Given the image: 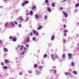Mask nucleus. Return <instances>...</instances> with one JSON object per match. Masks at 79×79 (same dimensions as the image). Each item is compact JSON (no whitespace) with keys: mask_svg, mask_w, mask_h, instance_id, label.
<instances>
[{"mask_svg":"<svg viewBox=\"0 0 79 79\" xmlns=\"http://www.w3.org/2000/svg\"><path fill=\"white\" fill-rule=\"evenodd\" d=\"M29 3V2L28 1H26L25 2H23L22 4V6H25V5Z\"/></svg>","mask_w":79,"mask_h":79,"instance_id":"nucleus-1","label":"nucleus"},{"mask_svg":"<svg viewBox=\"0 0 79 79\" xmlns=\"http://www.w3.org/2000/svg\"><path fill=\"white\" fill-rule=\"evenodd\" d=\"M63 13L65 17L66 18H67V17H68V14L67 13H66V12L64 11H63Z\"/></svg>","mask_w":79,"mask_h":79,"instance_id":"nucleus-2","label":"nucleus"},{"mask_svg":"<svg viewBox=\"0 0 79 79\" xmlns=\"http://www.w3.org/2000/svg\"><path fill=\"white\" fill-rule=\"evenodd\" d=\"M68 56H69V60H70V59H71V56H72V54L70 53H69L68 54Z\"/></svg>","mask_w":79,"mask_h":79,"instance_id":"nucleus-3","label":"nucleus"},{"mask_svg":"<svg viewBox=\"0 0 79 79\" xmlns=\"http://www.w3.org/2000/svg\"><path fill=\"white\" fill-rule=\"evenodd\" d=\"M3 49L5 52H8V49L4 48Z\"/></svg>","mask_w":79,"mask_h":79,"instance_id":"nucleus-4","label":"nucleus"},{"mask_svg":"<svg viewBox=\"0 0 79 79\" xmlns=\"http://www.w3.org/2000/svg\"><path fill=\"white\" fill-rule=\"evenodd\" d=\"M73 73L75 75H77V72L76 71H73Z\"/></svg>","mask_w":79,"mask_h":79,"instance_id":"nucleus-5","label":"nucleus"},{"mask_svg":"<svg viewBox=\"0 0 79 79\" xmlns=\"http://www.w3.org/2000/svg\"><path fill=\"white\" fill-rule=\"evenodd\" d=\"M51 57H52V60H54V55H53V54H52V55H51Z\"/></svg>","mask_w":79,"mask_h":79,"instance_id":"nucleus-6","label":"nucleus"},{"mask_svg":"<svg viewBox=\"0 0 79 79\" xmlns=\"http://www.w3.org/2000/svg\"><path fill=\"white\" fill-rule=\"evenodd\" d=\"M42 26H40L39 27L37 28V30H40V29H41L42 28Z\"/></svg>","mask_w":79,"mask_h":79,"instance_id":"nucleus-7","label":"nucleus"},{"mask_svg":"<svg viewBox=\"0 0 79 79\" xmlns=\"http://www.w3.org/2000/svg\"><path fill=\"white\" fill-rule=\"evenodd\" d=\"M11 23L13 26V27H15V24H14V23H13V22H11Z\"/></svg>","mask_w":79,"mask_h":79,"instance_id":"nucleus-8","label":"nucleus"},{"mask_svg":"<svg viewBox=\"0 0 79 79\" xmlns=\"http://www.w3.org/2000/svg\"><path fill=\"white\" fill-rule=\"evenodd\" d=\"M4 69H7L8 68V67L7 66H5L3 67Z\"/></svg>","mask_w":79,"mask_h":79,"instance_id":"nucleus-9","label":"nucleus"},{"mask_svg":"<svg viewBox=\"0 0 79 79\" xmlns=\"http://www.w3.org/2000/svg\"><path fill=\"white\" fill-rule=\"evenodd\" d=\"M22 18V16L19 17V19H20V21H23V18Z\"/></svg>","mask_w":79,"mask_h":79,"instance_id":"nucleus-10","label":"nucleus"},{"mask_svg":"<svg viewBox=\"0 0 79 79\" xmlns=\"http://www.w3.org/2000/svg\"><path fill=\"white\" fill-rule=\"evenodd\" d=\"M27 50V49H26L24 51H23L22 53L21 54V55H24V53H25V52H26Z\"/></svg>","mask_w":79,"mask_h":79,"instance_id":"nucleus-11","label":"nucleus"},{"mask_svg":"<svg viewBox=\"0 0 79 79\" xmlns=\"http://www.w3.org/2000/svg\"><path fill=\"white\" fill-rule=\"evenodd\" d=\"M35 18L36 19H38V18H39V16L38 15H35Z\"/></svg>","mask_w":79,"mask_h":79,"instance_id":"nucleus-12","label":"nucleus"},{"mask_svg":"<svg viewBox=\"0 0 79 79\" xmlns=\"http://www.w3.org/2000/svg\"><path fill=\"white\" fill-rule=\"evenodd\" d=\"M55 3L53 2L52 3V7H55Z\"/></svg>","mask_w":79,"mask_h":79,"instance_id":"nucleus-13","label":"nucleus"},{"mask_svg":"<svg viewBox=\"0 0 79 79\" xmlns=\"http://www.w3.org/2000/svg\"><path fill=\"white\" fill-rule=\"evenodd\" d=\"M30 15H32L33 14V11H32V10H31L30 11Z\"/></svg>","mask_w":79,"mask_h":79,"instance_id":"nucleus-14","label":"nucleus"},{"mask_svg":"<svg viewBox=\"0 0 79 79\" xmlns=\"http://www.w3.org/2000/svg\"><path fill=\"white\" fill-rule=\"evenodd\" d=\"M48 10L49 12H51V9L49 7L48 8Z\"/></svg>","mask_w":79,"mask_h":79,"instance_id":"nucleus-15","label":"nucleus"},{"mask_svg":"<svg viewBox=\"0 0 79 79\" xmlns=\"http://www.w3.org/2000/svg\"><path fill=\"white\" fill-rule=\"evenodd\" d=\"M51 40H53L55 39V36H52L51 37Z\"/></svg>","mask_w":79,"mask_h":79,"instance_id":"nucleus-16","label":"nucleus"},{"mask_svg":"<svg viewBox=\"0 0 79 79\" xmlns=\"http://www.w3.org/2000/svg\"><path fill=\"white\" fill-rule=\"evenodd\" d=\"M47 54H46L44 56V58H47Z\"/></svg>","mask_w":79,"mask_h":79,"instance_id":"nucleus-17","label":"nucleus"},{"mask_svg":"<svg viewBox=\"0 0 79 79\" xmlns=\"http://www.w3.org/2000/svg\"><path fill=\"white\" fill-rule=\"evenodd\" d=\"M36 73H37L36 74L37 75H39V74H40V73H39V72H38V71L37 70H36Z\"/></svg>","mask_w":79,"mask_h":79,"instance_id":"nucleus-18","label":"nucleus"},{"mask_svg":"<svg viewBox=\"0 0 79 79\" xmlns=\"http://www.w3.org/2000/svg\"><path fill=\"white\" fill-rule=\"evenodd\" d=\"M13 42H16V39H15V38H13Z\"/></svg>","mask_w":79,"mask_h":79,"instance_id":"nucleus-19","label":"nucleus"},{"mask_svg":"<svg viewBox=\"0 0 79 79\" xmlns=\"http://www.w3.org/2000/svg\"><path fill=\"white\" fill-rule=\"evenodd\" d=\"M79 6V3H78L77 4H76V7H78V6Z\"/></svg>","mask_w":79,"mask_h":79,"instance_id":"nucleus-20","label":"nucleus"},{"mask_svg":"<svg viewBox=\"0 0 79 79\" xmlns=\"http://www.w3.org/2000/svg\"><path fill=\"white\" fill-rule=\"evenodd\" d=\"M63 58H64V59L66 58V55H65V54H63Z\"/></svg>","mask_w":79,"mask_h":79,"instance_id":"nucleus-21","label":"nucleus"},{"mask_svg":"<svg viewBox=\"0 0 79 79\" xmlns=\"http://www.w3.org/2000/svg\"><path fill=\"white\" fill-rule=\"evenodd\" d=\"M5 62H6L7 63H9V61L8 60H5Z\"/></svg>","mask_w":79,"mask_h":79,"instance_id":"nucleus-22","label":"nucleus"},{"mask_svg":"<svg viewBox=\"0 0 79 79\" xmlns=\"http://www.w3.org/2000/svg\"><path fill=\"white\" fill-rule=\"evenodd\" d=\"M35 8H36V6H35L33 7L32 8V10H34V9H35Z\"/></svg>","mask_w":79,"mask_h":79,"instance_id":"nucleus-23","label":"nucleus"},{"mask_svg":"<svg viewBox=\"0 0 79 79\" xmlns=\"http://www.w3.org/2000/svg\"><path fill=\"white\" fill-rule=\"evenodd\" d=\"M71 66H74V63L73 62H72L71 63Z\"/></svg>","mask_w":79,"mask_h":79,"instance_id":"nucleus-24","label":"nucleus"},{"mask_svg":"<svg viewBox=\"0 0 79 79\" xmlns=\"http://www.w3.org/2000/svg\"><path fill=\"white\" fill-rule=\"evenodd\" d=\"M44 18L45 19H47V16L45 15L44 16Z\"/></svg>","mask_w":79,"mask_h":79,"instance_id":"nucleus-25","label":"nucleus"},{"mask_svg":"<svg viewBox=\"0 0 79 79\" xmlns=\"http://www.w3.org/2000/svg\"><path fill=\"white\" fill-rule=\"evenodd\" d=\"M29 17H27V19H26V21H29Z\"/></svg>","mask_w":79,"mask_h":79,"instance_id":"nucleus-26","label":"nucleus"},{"mask_svg":"<svg viewBox=\"0 0 79 79\" xmlns=\"http://www.w3.org/2000/svg\"><path fill=\"white\" fill-rule=\"evenodd\" d=\"M8 22H7L5 24V27H6V26H7V25H8Z\"/></svg>","mask_w":79,"mask_h":79,"instance_id":"nucleus-27","label":"nucleus"},{"mask_svg":"<svg viewBox=\"0 0 79 79\" xmlns=\"http://www.w3.org/2000/svg\"><path fill=\"white\" fill-rule=\"evenodd\" d=\"M37 64H35L34 65V68H37Z\"/></svg>","mask_w":79,"mask_h":79,"instance_id":"nucleus-28","label":"nucleus"},{"mask_svg":"<svg viewBox=\"0 0 79 79\" xmlns=\"http://www.w3.org/2000/svg\"><path fill=\"white\" fill-rule=\"evenodd\" d=\"M28 73L29 74H31L32 73V71H28Z\"/></svg>","mask_w":79,"mask_h":79,"instance_id":"nucleus-29","label":"nucleus"},{"mask_svg":"<svg viewBox=\"0 0 79 79\" xmlns=\"http://www.w3.org/2000/svg\"><path fill=\"white\" fill-rule=\"evenodd\" d=\"M32 40H33V41H35V37H33V38Z\"/></svg>","mask_w":79,"mask_h":79,"instance_id":"nucleus-30","label":"nucleus"},{"mask_svg":"<svg viewBox=\"0 0 79 79\" xmlns=\"http://www.w3.org/2000/svg\"><path fill=\"white\" fill-rule=\"evenodd\" d=\"M33 33L34 34H35V33H36V31L34 30L33 31Z\"/></svg>","mask_w":79,"mask_h":79,"instance_id":"nucleus-31","label":"nucleus"},{"mask_svg":"<svg viewBox=\"0 0 79 79\" xmlns=\"http://www.w3.org/2000/svg\"><path fill=\"white\" fill-rule=\"evenodd\" d=\"M48 0H45V3H48Z\"/></svg>","mask_w":79,"mask_h":79,"instance_id":"nucleus-32","label":"nucleus"},{"mask_svg":"<svg viewBox=\"0 0 79 79\" xmlns=\"http://www.w3.org/2000/svg\"><path fill=\"white\" fill-rule=\"evenodd\" d=\"M55 57L56 58H57V59H58L59 58V56H58V55H56L55 56Z\"/></svg>","mask_w":79,"mask_h":79,"instance_id":"nucleus-33","label":"nucleus"},{"mask_svg":"<svg viewBox=\"0 0 79 79\" xmlns=\"http://www.w3.org/2000/svg\"><path fill=\"white\" fill-rule=\"evenodd\" d=\"M63 42L64 43H66V40H65V39H63Z\"/></svg>","mask_w":79,"mask_h":79,"instance_id":"nucleus-34","label":"nucleus"},{"mask_svg":"<svg viewBox=\"0 0 79 79\" xmlns=\"http://www.w3.org/2000/svg\"><path fill=\"white\" fill-rule=\"evenodd\" d=\"M43 66H40V67H39L40 69H41L42 68H43Z\"/></svg>","mask_w":79,"mask_h":79,"instance_id":"nucleus-35","label":"nucleus"},{"mask_svg":"<svg viewBox=\"0 0 79 79\" xmlns=\"http://www.w3.org/2000/svg\"><path fill=\"white\" fill-rule=\"evenodd\" d=\"M36 35L37 36L39 35V33H38V32L37 31H36Z\"/></svg>","mask_w":79,"mask_h":79,"instance_id":"nucleus-36","label":"nucleus"},{"mask_svg":"<svg viewBox=\"0 0 79 79\" xmlns=\"http://www.w3.org/2000/svg\"><path fill=\"white\" fill-rule=\"evenodd\" d=\"M13 38H13V36H10V37H9V39H12V38L13 39Z\"/></svg>","mask_w":79,"mask_h":79,"instance_id":"nucleus-37","label":"nucleus"},{"mask_svg":"<svg viewBox=\"0 0 79 79\" xmlns=\"http://www.w3.org/2000/svg\"><path fill=\"white\" fill-rule=\"evenodd\" d=\"M21 26H22V25L21 24H19V27H21Z\"/></svg>","mask_w":79,"mask_h":79,"instance_id":"nucleus-38","label":"nucleus"},{"mask_svg":"<svg viewBox=\"0 0 79 79\" xmlns=\"http://www.w3.org/2000/svg\"><path fill=\"white\" fill-rule=\"evenodd\" d=\"M30 40L29 38H28L27 39V42H29Z\"/></svg>","mask_w":79,"mask_h":79,"instance_id":"nucleus-39","label":"nucleus"},{"mask_svg":"<svg viewBox=\"0 0 79 79\" xmlns=\"http://www.w3.org/2000/svg\"><path fill=\"white\" fill-rule=\"evenodd\" d=\"M54 74H56V70H54Z\"/></svg>","mask_w":79,"mask_h":79,"instance_id":"nucleus-40","label":"nucleus"},{"mask_svg":"<svg viewBox=\"0 0 79 79\" xmlns=\"http://www.w3.org/2000/svg\"><path fill=\"white\" fill-rule=\"evenodd\" d=\"M66 35H67V34L66 33L64 34V35L65 36V37L66 36Z\"/></svg>","mask_w":79,"mask_h":79,"instance_id":"nucleus-41","label":"nucleus"},{"mask_svg":"<svg viewBox=\"0 0 79 79\" xmlns=\"http://www.w3.org/2000/svg\"><path fill=\"white\" fill-rule=\"evenodd\" d=\"M64 32H68V30H64Z\"/></svg>","mask_w":79,"mask_h":79,"instance_id":"nucleus-42","label":"nucleus"},{"mask_svg":"<svg viewBox=\"0 0 79 79\" xmlns=\"http://www.w3.org/2000/svg\"><path fill=\"white\" fill-rule=\"evenodd\" d=\"M32 35H33L32 33V32L30 33V35H31V36H32Z\"/></svg>","mask_w":79,"mask_h":79,"instance_id":"nucleus-43","label":"nucleus"},{"mask_svg":"<svg viewBox=\"0 0 79 79\" xmlns=\"http://www.w3.org/2000/svg\"><path fill=\"white\" fill-rule=\"evenodd\" d=\"M1 65H2V66H3V65H4V64L3 63V62H2L1 63Z\"/></svg>","mask_w":79,"mask_h":79,"instance_id":"nucleus-44","label":"nucleus"},{"mask_svg":"<svg viewBox=\"0 0 79 79\" xmlns=\"http://www.w3.org/2000/svg\"><path fill=\"white\" fill-rule=\"evenodd\" d=\"M63 7H61L60 8V10H63Z\"/></svg>","mask_w":79,"mask_h":79,"instance_id":"nucleus-45","label":"nucleus"},{"mask_svg":"<svg viewBox=\"0 0 79 79\" xmlns=\"http://www.w3.org/2000/svg\"><path fill=\"white\" fill-rule=\"evenodd\" d=\"M19 75H22V74H23V73H19Z\"/></svg>","mask_w":79,"mask_h":79,"instance_id":"nucleus-46","label":"nucleus"},{"mask_svg":"<svg viewBox=\"0 0 79 79\" xmlns=\"http://www.w3.org/2000/svg\"><path fill=\"white\" fill-rule=\"evenodd\" d=\"M14 22L15 23V24H17V22H16V21H14Z\"/></svg>","mask_w":79,"mask_h":79,"instance_id":"nucleus-47","label":"nucleus"},{"mask_svg":"<svg viewBox=\"0 0 79 79\" xmlns=\"http://www.w3.org/2000/svg\"><path fill=\"white\" fill-rule=\"evenodd\" d=\"M26 13H29V12L28 10H27L26 11Z\"/></svg>","mask_w":79,"mask_h":79,"instance_id":"nucleus-48","label":"nucleus"},{"mask_svg":"<svg viewBox=\"0 0 79 79\" xmlns=\"http://www.w3.org/2000/svg\"><path fill=\"white\" fill-rule=\"evenodd\" d=\"M65 75L66 76H67V75H68V73H65Z\"/></svg>","mask_w":79,"mask_h":79,"instance_id":"nucleus-49","label":"nucleus"},{"mask_svg":"<svg viewBox=\"0 0 79 79\" xmlns=\"http://www.w3.org/2000/svg\"><path fill=\"white\" fill-rule=\"evenodd\" d=\"M21 48H23V47H24V46L23 45H22L21 46Z\"/></svg>","mask_w":79,"mask_h":79,"instance_id":"nucleus-50","label":"nucleus"},{"mask_svg":"<svg viewBox=\"0 0 79 79\" xmlns=\"http://www.w3.org/2000/svg\"><path fill=\"white\" fill-rule=\"evenodd\" d=\"M66 27V25H64V28H65V27Z\"/></svg>","mask_w":79,"mask_h":79,"instance_id":"nucleus-51","label":"nucleus"},{"mask_svg":"<svg viewBox=\"0 0 79 79\" xmlns=\"http://www.w3.org/2000/svg\"><path fill=\"white\" fill-rule=\"evenodd\" d=\"M18 48H19V47H20V45H18Z\"/></svg>","mask_w":79,"mask_h":79,"instance_id":"nucleus-52","label":"nucleus"},{"mask_svg":"<svg viewBox=\"0 0 79 79\" xmlns=\"http://www.w3.org/2000/svg\"><path fill=\"white\" fill-rule=\"evenodd\" d=\"M67 0H64L63 1H62V2H64L67 1Z\"/></svg>","mask_w":79,"mask_h":79,"instance_id":"nucleus-53","label":"nucleus"},{"mask_svg":"<svg viewBox=\"0 0 79 79\" xmlns=\"http://www.w3.org/2000/svg\"><path fill=\"white\" fill-rule=\"evenodd\" d=\"M2 40H0V44H1V43H2Z\"/></svg>","mask_w":79,"mask_h":79,"instance_id":"nucleus-54","label":"nucleus"},{"mask_svg":"<svg viewBox=\"0 0 79 79\" xmlns=\"http://www.w3.org/2000/svg\"><path fill=\"white\" fill-rule=\"evenodd\" d=\"M28 45L27 44L26 45V46L27 47H28Z\"/></svg>","mask_w":79,"mask_h":79,"instance_id":"nucleus-55","label":"nucleus"},{"mask_svg":"<svg viewBox=\"0 0 79 79\" xmlns=\"http://www.w3.org/2000/svg\"><path fill=\"white\" fill-rule=\"evenodd\" d=\"M74 11L75 12H77V10H75Z\"/></svg>","mask_w":79,"mask_h":79,"instance_id":"nucleus-56","label":"nucleus"},{"mask_svg":"<svg viewBox=\"0 0 79 79\" xmlns=\"http://www.w3.org/2000/svg\"><path fill=\"white\" fill-rule=\"evenodd\" d=\"M16 50H18V48H16Z\"/></svg>","mask_w":79,"mask_h":79,"instance_id":"nucleus-57","label":"nucleus"},{"mask_svg":"<svg viewBox=\"0 0 79 79\" xmlns=\"http://www.w3.org/2000/svg\"><path fill=\"white\" fill-rule=\"evenodd\" d=\"M29 13H28V12L27 13V16L28 15V14H29Z\"/></svg>","mask_w":79,"mask_h":79,"instance_id":"nucleus-58","label":"nucleus"},{"mask_svg":"<svg viewBox=\"0 0 79 79\" xmlns=\"http://www.w3.org/2000/svg\"><path fill=\"white\" fill-rule=\"evenodd\" d=\"M0 8H3V6H0Z\"/></svg>","mask_w":79,"mask_h":79,"instance_id":"nucleus-59","label":"nucleus"},{"mask_svg":"<svg viewBox=\"0 0 79 79\" xmlns=\"http://www.w3.org/2000/svg\"><path fill=\"white\" fill-rule=\"evenodd\" d=\"M24 50H26V47H25L24 48Z\"/></svg>","mask_w":79,"mask_h":79,"instance_id":"nucleus-60","label":"nucleus"},{"mask_svg":"<svg viewBox=\"0 0 79 79\" xmlns=\"http://www.w3.org/2000/svg\"><path fill=\"white\" fill-rule=\"evenodd\" d=\"M68 74H69V75H70V73H69Z\"/></svg>","mask_w":79,"mask_h":79,"instance_id":"nucleus-61","label":"nucleus"},{"mask_svg":"<svg viewBox=\"0 0 79 79\" xmlns=\"http://www.w3.org/2000/svg\"><path fill=\"white\" fill-rule=\"evenodd\" d=\"M20 49H21V50H22V49H23V48H20Z\"/></svg>","mask_w":79,"mask_h":79,"instance_id":"nucleus-62","label":"nucleus"},{"mask_svg":"<svg viewBox=\"0 0 79 79\" xmlns=\"http://www.w3.org/2000/svg\"><path fill=\"white\" fill-rule=\"evenodd\" d=\"M7 0H3V1H7Z\"/></svg>","mask_w":79,"mask_h":79,"instance_id":"nucleus-63","label":"nucleus"},{"mask_svg":"<svg viewBox=\"0 0 79 79\" xmlns=\"http://www.w3.org/2000/svg\"><path fill=\"white\" fill-rule=\"evenodd\" d=\"M23 1H25L26 0H23Z\"/></svg>","mask_w":79,"mask_h":79,"instance_id":"nucleus-64","label":"nucleus"}]
</instances>
